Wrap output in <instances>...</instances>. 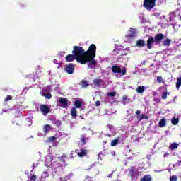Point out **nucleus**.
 <instances>
[{
	"label": "nucleus",
	"instance_id": "nucleus-18",
	"mask_svg": "<svg viewBox=\"0 0 181 181\" xmlns=\"http://www.w3.org/2000/svg\"><path fill=\"white\" fill-rule=\"evenodd\" d=\"M76 153H78L79 158H83V156H86V155H87V151L83 149H81L80 152L76 151Z\"/></svg>",
	"mask_w": 181,
	"mask_h": 181
},
{
	"label": "nucleus",
	"instance_id": "nucleus-43",
	"mask_svg": "<svg viewBox=\"0 0 181 181\" xmlns=\"http://www.w3.org/2000/svg\"><path fill=\"white\" fill-rule=\"evenodd\" d=\"M173 29H174V30H177V25H173Z\"/></svg>",
	"mask_w": 181,
	"mask_h": 181
},
{
	"label": "nucleus",
	"instance_id": "nucleus-12",
	"mask_svg": "<svg viewBox=\"0 0 181 181\" xmlns=\"http://www.w3.org/2000/svg\"><path fill=\"white\" fill-rule=\"evenodd\" d=\"M127 73V69L125 68H122V72L117 73L115 75L117 78H120V77H122V76H125V74Z\"/></svg>",
	"mask_w": 181,
	"mask_h": 181
},
{
	"label": "nucleus",
	"instance_id": "nucleus-47",
	"mask_svg": "<svg viewBox=\"0 0 181 181\" xmlns=\"http://www.w3.org/2000/svg\"><path fill=\"white\" fill-rule=\"evenodd\" d=\"M180 163H181V161H178V162L177 163V166H180Z\"/></svg>",
	"mask_w": 181,
	"mask_h": 181
},
{
	"label": "nucleus",
	"instance_id": "nucleus-50",
	"mask_svg": "<svg viewBox=\"0 0 181 181\" xmlns=\"http://www.w3.org/2000/svg\"><path fill=\"white\" fill-rule=\"evenodd\" d=\"M127 96H124V97H123V100H124V101H127Z\"/></svg>",
	"mask_w": 181,
	"mask_h": 181
},
{
	"label": "nucleus",
	"instance_id": "nucleus-42",
	"mask_svg": "<svg viewBox=\"0 0 181 181\" xmlns=\"http://www.w3.org/2000/svg\"><path fill=\"white\" fill-rule=\"evenodd\" d=\"M46 134H42V133H38V136H45Z\"/></svg>",
	"mask_w": 181,
	"mask_h": 181
},
{
	"label": "nucleus",
	"instance_id": "nucleus-3",
	"mask_svg": "<svg viewBox=\"0 0 181 181\" xmlns=\"http://www.w3.org/2000/svg\"><path fill=\"white\" fill-rule=\"evenodd\" d=\"M155 2H156V0H144V6L148 11H151L155 6Z\"/></svg>",
	"mask_w": 181,
	"mask_h": 181
},
{
	"label": "nucleus",
	"instance_id": "nucleus-37",
	"mask_svg": "<svg viewBox=\"0 0 181 181\" xmlns=\"http://www.w3.org/2000/svg\"><path fill=\"white\" fill-rule=\"evenodd\" d=\"M108 95L110 97H115V92L109 93Z\"/></svg>",
	"mask_w": 181,
	"mask_h": 181
},
{
	"label": "nucleus",
	"instance_id": "nucleus-55",
	"mask_svg": "<svg viewBox=\"0 0 181 181\" xmlns=\"http://www.w3.org/2000/svg\"><path fill=\"white\" fill-rule=\"evenodd\" d=\"M155 172H160V171L155 170Z\"/></svg>",
	"mask_w": 181,
	"mask_h": 181
},
{
	"label": "nucleus",
	"instance_id": "nucleus-34",
	"mask_svg": "<svg viewBox=\"0 0 181 181\" xmlns=\"http://www.w3.org/2000/svg\"><path fill=\"white\" fill-rule=\"evenodd\" d=\"M170 181H177V177L176 175H173L170 177Z\"/></svg>",
	"mask_w": 181,
	"mask_h": 181
},
{
	"label": "nucleus",
	"instance_id": "nucleus-22",
	"mask_svg": "<svg viewBox=\"0 0 181 181\" xmlns=\"http://www.w3.org/2000/svg\"><path fill=\"white\" fill-rule=\"evenodd\" d=\"M52 124H54L57 127H60L62 125V121L54 119L52 120Z\"/></svg>",
	"mask_w": 181,
	"mask_h": 181
},
{
	"label": "nucleus",
	"instance_id": "nucleus-14",
	"mask_svg": "<svg viewBox=\"0 0 181 181\" xmlns=\"http://www.w3.org/2000/svg\"><path fill=\"white\" fill-rule=\"evenodd\" d=\"M112 71L113 73H122V70L121 69V68L118 66H114L112 67Z\"/></svg>",
	"mask_w": 181,
	"mask_h": 181
},
{
	"label": "nucleus",
	"instance_id": "nucleus-49",
	"mask_svg": "<svg viewBox=\"0 0 181 181\" xmlns=\"http://www.w3.org/2000/svg\"><path fill=\"white\" fill-rule=\"evenodd\" d=\"M124 50H125V52H129V48H126Z\"/></svg>",
	"mask_w": 181,
	"mask_h": 181
},
{
	"label": "nucleus",
	"instance_id": "nucleus-40",
	"mask_svg": "<svg viewBox=\"0 0 181 181\" xmlns=\"http://www.w3.org/2000/svg\"><path fill=\"white\" fill-rule=\"evenodd\" d=\"M53 63H54V64H59V61H57V59H54Z\"/></svg>",
	"mask_w": 181,
	"mask_h": 181
},
{
	"label": "nucleus",
	"instance_id": "nucleus-19",
	"mask_svg": "<svg viewBox=\"0 0 181 181\" xmlns=\"http://www.w3.org/2000/svg\"><path fill=\"white\" fill-rule=\"evenodd\" d=\"M71 115L73 118H76L77 117V110L76 107H72L71 110Z\"/></svg>",
	"mask_w": 181,
	"mask_h": 181
},
{
	"label": "nucleus",
	"instance_id": "nucleus-33",
	"mask_svg": "<svg viewBox=\"0 0 181 181\" xmlns=\"http://www.w3.org/2000/svg\"><path fill=\"white\" fill-rule=\"evenodd\" d=\"M56 139H57V138L56 136H51V137L48 138L49 142H54L56 141Z\"/></svg>",
	"mask_w": 181,
	"mask_h": 181
},
{
	"label": "nucleus",
	"instance_id": "nucleus-36",
	"mask_svg": "<svg viewBox=\"0 0 181 181\" xmlns=\"http://www.w3.org/2000/svg\"><path fill=\"white\" fill-rule=\"evenodd\" d=\"M12 100V96H11V95H7V96L6 97V98L4 99V101L6 103V102H8V101H9V100Z\"/></svg>",
	"mask_w": 181,
	"mask_h": 181
},
{
	"label": "nucleus",
	"instance_id": "nucleus-41",
	"mask_svg": "<svg viewBox=\"0 0 181 181\" xmlns=\"http://www.w3.org/2000/svg\"><path fill=\"white\" fill-rule=\"evenodd\" d=\"M95 105H96V107H100V101H96L95 102Z\"/></svg>",
	"mask_w": 181,
	"mask_h": 181
},
{
	"label": "nucleus",
	"instance_id": "nucleus-21",
	"mask_svg": "<svg viewBox=\"0 0 181 181\" xmlns=\"http://www.w3.org/2000/svg\"><path fill=\"white\" fill-rule=\"evenodd\" d=\"M50 129H52V127H50V125H49V124L45 125L43 128L45 135L48 134L49 131H50Z\"/></svg>",
	"mask_w": 181,
	"mask_h": 181
},
{
	"label": "nucleus",
	"instance_id": "nucleus-23",
	"mask_svg": "<svg viewBox=\"0 0 181 181\" xmlns=\"http://www.w3.org/2000/svg\"><path fill=\"white\" fill-rule=\"evenodd\" d=\"M141 181H152V177L149 175H146Z\"/></svg>",
	"mask_w": 181,
	"mask_h": 181
},
{
	"label": "nucleus",
	"instance_id": "nucleus-35",
	"mask_svg": "<svg viewBox=\"0 0 181 181\" xmlns=\"http://www.w3.org/2000/svg\"><path fill=\"white\" fill-rule=\"evenodd\" d=\"M157 82L163 83V78H162V76H157Z\"/></svg>",
	"mask_w": 181,
	"mask_h": 181
},
{
	"label": "nucleus",
	"instance_id": "nucleus-7",
	"mask_svg": "<svg viewBox=\"0 0 181 181\" xmlns=\"http://www.w3.org/2000/svg\"><path fill=\"white\" fill-rule=\"evenodd\" d=\"M163 37H165V35L163 34H158L156 35L154 43H156V45H159V43L162 42V39H163Z\"/></svg>",
	"mask_w": 181,
	"mask_h": 181
},
{
	"label": "nucleus",
	"instance_id": "nucleus-8",
	"mask_svg": "<svg viewBox=\"0 0 181 181\" xmlns=\"http://www.w3.org/2000/svg\"><path fill=\"white\" fill-rule=\"evenodd\" d=\"M47 90L46 89H42L41 91L40 94L42 97H45V98H47L48 100H50L52 98V94L47 93Z\"/></svg>",
	"mask_w": 181,
	"mask_h": 181
},
{
	"label": "nucleus",
	"instance_id": "nucleus-1",
	"mask_svg": "<svg viewBox=\"0 0 181 181\" xmlns=\"http://www.w3.org/2000/svg\"><path fill=\"white\" fill-rule=\"evenodd\" d=\"M97 47L94 44H91L86 52L81 47L74 46L72 54L66 56L65 60L66 62H71L75 59L78 63H81V64L88 63V66L92 69L91 66L97 64V61L94 59Z\"/></svg>",
	"mask_w": 181,
	"mask_h": 181
},
{
	"label": "nucleus",
	"instance_id": "nucleus-28",
	"mask_svg": "<svg viewBox=\"0 0 181 181\" xmlns=\"http://www.w3.org/2000/svg\"><path fill=\"white\" fill-rule=\"evenodd\" d=\"M171 124H173V125H177V124H179V119L173 117L171 119Z\"/></svg>",
	"mask_w": 181,
	"mask_h": 181
},
{
	"label": "nucleus",
	"instance_id": "nucleus-9",
	"mask_svg": "<svg viewBox=\"0 0 181 181\" xmlns=\"http://www.w3.org/2000/svg\"><path fill=\"white\" fill-rule=\"evenodd\" d=\"M153 43H155V39L153 37H150L147 40V47L148 49H152L153 47Z\"/></svg>",
	"mask_w": 181,
	"mask_h": 181
},
{
	"label": "nucleus",
	"instance_id": "nucleus-45",
	"mask_svg": "<svg viewBox=\"0 0 181 181\" xmlns=\"http://www.w3.org/2000/svg\"><path fill=\"white\" fill-rule=\"evenodd\" d=\"M166 156H169V153H165L163 155V158H166Z\"/></svg>",
	"mask_w": 181,
	"mask_h": 181
},
{
	"label": "nucleus",
	"instance_id": "nucleus-30",
	"mask_svg": "<svg viewBox=\"0 0 181 181\" xmlns=\"http://www.w3.org/2000/svg\"><path fill=\"white\" fill-rule=\"evenodd\" d=\"M148 117L145 115H140L137 117V119L139 121H142V119H147Z\"/></svg>",
	"mask_w": 181,
	"mask_h": 181
},
{
	"label": "nucleus",
	"instance_id": "nucleus-6",
	"mask_svg": "<svg viewBox=\"0 0 181 181\" xmlns=\"http://www.w3.org/2000/svg\"><path fill=\"white\" fill-rule=\"evenodd\" d=\"M66 73H68V74H73L74 73V64H69L66 66L65 69Z\"/></svg>",
	"mask_w": 181,
	"mask_h": 181
},
{
	"label": "nucleus",
	"instance_id": "nucleus-46",
	"mask_svg": "<svg viewBox=\"0 0 181 181\" xmlns=\"http://www.w3.org/2000/svg\"><path fill=\"white\" fill-rule=\"evenodd\" d=\"M140 19H141V22H143V23L144 22V18L142 16L140 17Z\"/></svg>",
	"mask_w": 181,
	"mask_h": 181
},
{
	"label": "nucleus",
	"instance_id": "nucleus-15",
	"mask_svg": "<svg viewBox=\"0 0 181 181\" xmlns=\"http://www.w3.org/2000/svg\"><path fill=\"white\" fill-rule=\"evenodd\" d=\"M46 163L47 165H49V163H52V162H53V156H52L51 154H49L46 156Z\"/></svg>",
	"mask_w": 181,
	"mask_h": 181
},
{
	"label": "nucleus",
	"instance_id": "nucleus-27",
	"mask_svg": "<svg viewBox=\"0 0 181 181\" xmlns=\"http://www.w3.org/2000/svg\"><path fill=\"white\" fill-rule=\"evenodd\" d=\"M170 42H172V40L167 38L163 42V44L164 46H169L170 45Z\"/></svg>",
	"mask_w": 181,
	"mask_h": 181
},
{
	"label": "nucleus",
	"instance_id": "nucleus-16",
	"mask_svg": "<svg viewBox=\"0 0 181 181\" xmlns=\"http://www.w3.org/2000/svg\"><path fill=\"white\" fill-rule=\"evenodd\" d=\"M146 44L145 43V41L143 40H139L136 41V46L139 47H144V46H146Z\"/></svg>",
	"mask_w": 181,
	"mask_h": 181
},
{
	"label": "nucleus",
	"instance_id": "nucleus-26",
	"mask_svg": "<svg viewBox=\"0 0 181 181\" xmlns=\"http://www.w3.org/2000/svg\"><path fill=\"white\" fill-rule=\"evenodd\" d=\"M81 86L82 88H86V87H88V82L87 81H82L81 82Z\"/></svg>",
	"mask_w": 181,
	"mask_h": 181
},
{
	"label": "nucleus",
	"instance_id": "nucleus-10",
	"mask_svg": "<svg viewBox=\"0 0 181 181\" xmlns=\"http://www.w3.org/2000/svg\"><path fill=\"white\" fill-rule=\"evenodd\" d=\"M74 108H81V105H83V100L81 99H78L74 102Z\"/></svg>",
	"mask_w": 181,
	"mask_h": 181
},
{
	"label": "nucleus",
	"instance_id": "nucleus-44",
	"mask_svg": "<svg viewBox=\"0 0 181 181\" xmlns=\"http://www.w3.org/2000/svg\"><path fill=\"white\" fill-rule=\"evenodd\" d=\"M136 115H139V114H141V110H137L136 112Z\"/></svg>",
	"mask_w": 181,
	"mask_h": 181
},
{
	"label": "nucleus",
	"instance_id": "nucleus-32",
	"mask_svg": "<svg viewBox=\"0 0 181 181\" xmlns=\"http://www.w3.org/2000/svg\"><path fill=\"white\" fill-rule=\"evenodd\" d=\"M86 144V139L83 136H81V141H79V145H84Z\"/></svg>",
	"mask_w": 181,
	"mask_h": 181
},
{
	"label": "nucleus",
	"instance_id": "nucleus-11",
	"mask_svg": "<svg viewBox=\"0 0 181 181\" xmlns=\"http://www.w3.org/2000/svg\"><path fill=\"white\" fill-rule=\"evenodd\" d=\"M129 175L132 179H136V177H138V176H136V170L133 168L130 169Z\"/></svg>",
	"mask_w": 181,
	"mask_h": 181
},
{
	"label": "nucleus",
	"instance_id": "nucleus-48",
	"mask_svg": "<svg viewBox=\"0 0 181 181\" xmlns=\"http://www.w3.org/2000/svg\"><path fill=\"white\" fill-rule=\"evenodd\" d=\"M141 71H143V73H145V71H146V69H142Z\"/></svg>",
	"mask_w": 181,
	"mask_h": 181
},
{
	"label": "nucleus",
	"instance_id": "nucleus-17",
	"mask_svg": "<svg viewBox=\"0 0 181 181\" xmlns=\"http://www.w3.org/2000/svg\"><path fill=\"white\" fill-rule=\"evenodd\" d=\"M158 127L160 128H163V127H166V119H162L158 122Z\"/></svg>",
	"mask_w": 181,
	"mask_h": 181
},
{
	"label": "nucleus",
	"instance_id": "nucleus-51",
	"mask_svg": "<svg viewBox=\"0 0 181 181\" xmlns=\"http://www.w3.org/2000/svg\"><path fill=\"white\" fill-rule=\"evenodd\" d=\"M59 143H55L54 144H53V146H57Z\"/></svg>",
	"mask_w": 181,
	"mask_h": 181
},
{
	"label": "nucleus",
	"instance_id": "nucleus-54",
	"mask_svg": "<svg viewBox=\"0 0 181 181\" xmlns=\"http://www.w3.org/2000/svg\"><path fill=\"white\" fill-rule=\"evenodd\" d=\"M146 63V62L144 61L143 62H141V64H145Z\"/></svg>",
	"mask_w": 181,
	"mask_h": 181
},
{
	"label": "nucleus",
	"instance_id": "nucleus-4",
	"mask_svg": "<svg viewBox=\"0 0 181 181\" xmlns=\"http://www.w3.org/2000/svg\"><path fill=\"white\" fill-rule=\"evenodd\" d=\"M57 104L59 107H62V108H66L67 105H69V100L65 98H59Z\"/></svg>",
	"mask_w": 181,
	"mask_h": 181
},
{
	"label": "nucleus",
	"instance_id": "nucleus-24",
	"mask_svg": "<svg viewBox=\"0 0 181 181\" xmlns=\"http://www.w3.org/2000/svg\"><path fill=\"white\" fill-rule=\"evenodd\" d=\"M136 91V93H144L145 91V86H138Z\"/></svg>",
	"mask_w": 181,
	"mask_h": 181
},
{
	"label": "nucleus",
	"instance_id": "nucleus-29",
	"mask_svg": "<svg viewBox=\"0 0 181 181\" xmlns=\"http://www.w3.org/2000/svg\"><path fill=\"white\" fill-rule=\"evenodd\" d=\"M47 177H49L47 172H44L41 175L42 180H45V179H47Z\"/></svg>",
	"mask_w": 181,
	"mask_h": 181
},
{
	"label": "nucleus",
	"instance_id": "nucleus-20",
	"mask_svg": "<svg viewBox=\"0 0 181 181\" xmlns=\"http://www.w3.org/2000/svg\"><path fill=\"white\" fill-rule=\"evenodd\" d=\"M101 80L100 79H95L93 80V86L94 87H100L101 86Z\"/></svg>",
	"mask_w": 181,
	"mask_h": 181
},
{
	"label": "nucleus",
	"instance_id": "nucleus-56",
	"mask_svg": "<svg viewBox=\"0 0 181 181\" xmlns=\"http://www.w3.org/2000/svg\"><path fill=\"white\" fill-rule=\"evenodd\" d=\"M160 1H163V0H160Z\"/></svg>",
	"mask_w": 181,
	"mask_h": 181
},
{
	"label": "nucleus",
	"instance_id": "nucleus-53",
	"mask_svg": "<svg viewBox=\"0 0 181 181\" xmlns=\"http://www.w3.org/2000/svg\"><path fill=\"white\" fill-rule=\"evenodd\" d=\"M112 174H110V175H109L107 176V177H112Z\"/></svg>",
	"mask_w": 181,
	"mask_h": 181
},
{
	"label": "nucleus",
	"instance_id": "nucleus-31",
	"mask_svg": "<svg viewBox=\"0 0 181 181\" xmlns=\"http://www.w3.org/2000/svg\"><path fill=\"white\" fill-rule=\"evenodd\" d=\"M168 95H170V93H168V92L163 93V94L161 95V98L163 100H166V98H168Z\"/></svg>",
	"mask_w": 181,
	"mask_h": 181
},
{
	"label": "nucleus",
	"instance_id": "nucleus-13",
	"mask_svg": "<svg viewBox=\"0 0 181 181\" xmlns=\"http://www.w3.org/2000/svg\"><path fill=\"white\" fill-rule=\"evenodd\" d=\"M121 138L117 137L114 140H112L110 145L111 146H117V145H118L119 144V141H120Z\"/></svg>",
	"mask_w": 181,
	"mask_h": 181
},
{
	"label": "nucleus",
	"instance_id": "nucleus-2",
	"mask_svg": "<svg viewBox=\"0 0 181 181\" xmlns=\"http://www.w3.org/2000/svg\"><path fill=\"white\" fill-rule=\"evenodd\" d=\"M134 37H136V29L130 28L126 35V39L131 40V39H134Z\"/></svg>",
	"mask_w": 181,
	"mask_h": 181
},
{
	"label": "nucleus",
	"instance_id": "nucleus-39",
	"mask_svg": "<svg viewBox=\"0 0 181 181\" xmlns=\"http://www.w3.org/2000/svg\"><path fill=\"white\" fill-rule=\"evenodd\" d=\"M60 180L63 181V180H69V178L67 177H60Z\"/></svg>",
	"mask_w": 181,
	"mask_h": 181
},
{
	"label": "nucleus",
	"instance_id": "nucleus-25",
	"mask_svg": "<svg viewBox=\"0 0 181 181\" xmlns=\"http://www.w3.org/2000/svg\"><path fill=\"white\" fill-rule=\"evenodd\" d=\"M178 146H179V144H177V143H173L170 146V149H171V151H173L175 149H177Z\"/></svg>",
	"mask_w": 181,
	"mask_h": 181
},
{
	"label": "nucleus",
	"instance_id": "nucleus-5",
	"mask_svg": "<svg viewBox=\"0 0 181 181\" xmlns=\"http://www.w3.org/2000/svg\"><path fill=\"white\" fill-rule=\"evenodd\" d=\"M40 110L43 115H47L50 112V106H47L46 105H41L40 106Z\"/></svg>",
	"mask_w": 181,
	"mask_h": 181
},
{
	"label": "nucleus",
	"instance_id": "nucleus-38",
	"mask_svg": "<svg viewBox=\"0 0 181 181\" xmlns=\"http://www.w3.org/2000/svg\"><path fill=\"white\" fill-rule=\"evenodd\" d=\"M30 180H33V181L36 180V175H33L31 177Z\"/></svg>",
	"mask_w": 181,
	"mask_h": 181
},
{
	"label": "nucleus",
	"instance_id": "nucleus-52",
	"mask_svg": "<svg viewBox=\"0 0 181 181\" xmlns=\"http://www.w3.org/2000/svg\"><path fill=\"white\" fill-rule=\"evenodd\" d=\"M112 154L113 155V156H115V151H112Z\"/></svg>",
	"mask_w": 181,
	"mask_h": 181
}]
</instances>
